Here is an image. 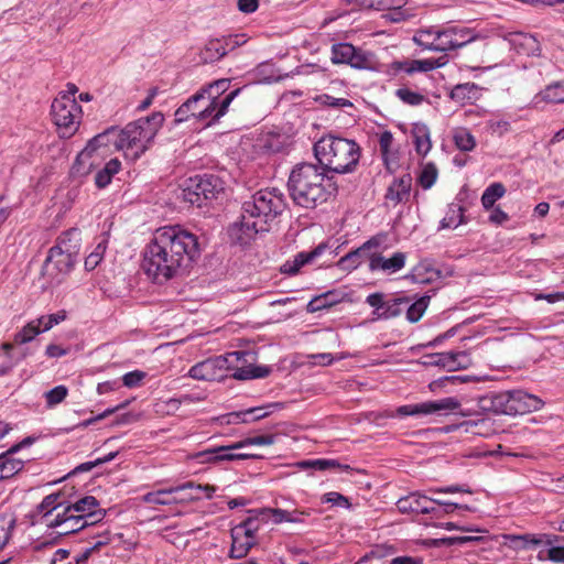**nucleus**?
<instances>
[{
    "instance_id": "58836bf2",
    "label": "nucleus",
    "mask_w": 564,
    "mask_h": 564,
    "mask_svg": "<svg viewBox=\"0 0 564 564\" xmlns=\"http://www.w3.org/2000/svg\"><path fill=\"white\" fill-rule=\"evenodd\" d=\"M362 247L368 253V260H370L371 253L382 254L386 250L391 248V243L389 242V234L379 232L365 241Z\"/></svg>"
},
{
    "instance_id": "39448f33",
    "label": "nucleus",
    "mask_w": 564,
    "mask_h": 564,
    "mask_svg": "<svg viewBox=\"0 0 564 564\" xmlns=\"http://www.w3.org/2000/svg\"><path fill=\"white\" fill-rule=\"evenodd\" d=\"M314 155L324 172L348 174L356 171L361 155L360 147L351 139L334 134L322 137L314 143Z\"/></svg>"
},
{
    "instance_id": "0e129e2a",
    "label": "nucleus",
    "mask_w": 564,
    "mask_h": 564,
    "mask_svg": "<svg viewBox=\"0 0 564 564\" xmlns=\"http://www.w3.org/2000/svg\"><path fill=\"white\" fill-rule=\"evenodd\" d=\"M223 46L225 48L226 54L234 51L236 47L243 44L246 41L243 40V35L235 34V35H228L223 39H220Z\"/></svg>"
},
{
    "instance_id": "e433bc0d",
    "label": "nucleus",
    "mask_w": 564,
    "mask_h": 564,
    "mask_svg": "<svg viewBox=\"0 0 564 564\" xmlns=\"http://www.w3.org/2000/svg\"><path fill=\"white\" fill-rule=\"evenodd\" d=\"M411 300L408 296H399L387 300L382 313L377 314V319H391L398 317L403 312V305H408Z\"/></svg>"
},
{
    "instance_id": "423d86ee",
    "label": "nucleus",
    "mask_w": 564,
    "mask_h": 564,
    "mask_svg": "<svg viewBox=\"0 0 564 564\" xmlns=\"http://www.w3.org/2000/svg\"><path fill=\"white\" fill-rule=\"evenodd\" d=\"M247 354L245 351H231L225 356H216L199 361L191 367L188 376L195 380L220 381L227 377L228 370L232 369L231 377L237 380H250L265 378L271 372L268 366H247L234 368V362L241 360Z\"/></svg>"
},
{
    "instance_id": "20e7f679",
    "label": "nucleus",
    "mask_w": 564,
    "mask_h": 564,
    "mask_svg": "<svg viewBox=\"0 0 564 564\" xmlns=\"http://www.w3.org/2000/svg\"><path fill=\"white\" fill-rule=\"evenodd\" d=\"M288 189L292 200L303 208H315L330 195L325 184V172L313 163H300L292 169Z\"/></svg>"
},
{
    "instance_id": "13d9d810",
    "label": "nucleus",
    "mask_w": 564,
    "mask_h": 564,
    "mask_svg": "<svg viewBox=\"0 0 564 564\" xmlns=\"http://www.w3.org/2000/svg\"><path fill=\"white\" fill-rule=\"evenodd\" d=\"M275 442L274 435H258L252 437H247L237 442V447H247L250 445L265 446L272 445Z\"/></svg>"
},
{
    "instance_id": "2eb2a0df",
    "label": "nucleus",
    "mask_w": 564,
    "mask_h": 564,
    "mask_svg": "<svg viewBox=\"0 0 564 564\" xmlns=\"http://www.w3.org/2000/svg\"><path fill=\"white\" fill-rule=\"evenodd\" d=\"M240 448L241 447H237V442L230 445L213 446L202 452H198L196 454V458L199 459L202 463H219L230 460H246L257 457L253 454L232 453V451Z\"/></svg>"
},
{
    "instance_id": "79ce46f5",
    "label": "nucleus",
    "mask_w": 564,
    "mask_h": 564,
    "mask_svg": "<svg viewBox=\"0 0 564 564\" xmlns=\"http://www.w3.org/2000/svg\"><path fill=\"white\" fill-rule=\"evenodd\" d=\"M431 297L429 295H423L420 299H417L413 303H409L408 305H403V310L406 311V319L410 323H416L421 319L423 314L425 313L429 304H430Z\"/></svg>"
},
{
    "instance_id": "37998d69",
    "label": "nucleus",
    "mask_w": 564,
    "mask_h": 564,
    "mask_svg": "<svg viewBox=\"0 0 564 564\" xmlns=\"http://www.w3.org/2000/svg\"><path fill=\"white\" fill-rule=\"evenodd\" d=\"M258 511L259 509L250 510L249 513L251 516L234 529H240L245 536L254 539V534L259 530V521H267V517L263 518V516L259 514Z\"/></svg>"
},
{
    "instance_id": "de8ad7c7",
    "label": "nucleus",
    "mask_w": 564,
    "mask_h": 564,
    "mask_svg": "<svg viewBox=\"0 0 564 564\" xmlns=\"http://www.w3.org/2000/svg\"><path fill=\"white\" fill-rule=\"evenodd\" d=\"M543 100L547 102L562 104L564 102V84L561 82L553 83L540 93Z\"/></svg>"
},
{
    "instance_id": "680f3d73",
    "label": "nucleus",
    "mask_w": 564,
    "mask_h": 564,
    "mask_svg": "<svg viewBox=\"0 0 564 564\" xmlns=\"http://www.w3.org/2000/svg\"><path fill=\"white\" fill-rule=\"evenodd\" d=\"M322 501L326 502V503H332L333 506H339V507H344V508L350 507L348 498L343 496L339 492H336V491H330V492L325 494L322 497Z\"/></svg>"
},
{
    "instance_id": "473e14b6",
    "label": "nucleus",
    "mask_w": 564,
    "mask_h": 564,
    "mask_svg": "<svg viewBox=\"0 0 564 564\" xmlns=\"http://www.w3.org/2000/svg\"><path fill=\"white\" fill-rule=\"evenodd\" d=\"M443 354V368L447 371L467 369L471 365V358L466 351H447Z\"/></svg>"
},
{
    "instance_id": "4d7b16f0",
    "label": "nucleus",
    "mask_w": 564,
    "mask_h": 564,
    "mask_svg": "<svg viewBox=\"0 0 564 564\" xmlns=\"http://www.w3.org/2000/svg\"><path fill=\"white\" fill-rule=\"evenodd\" d=\"M386 302H387V300H384V294L380 293V292L371 293L366 297V303L369 306L373 307V312H372L373 321H378L377 314L382 313Z\"/></svg>"
},
{
    "instance_id": "a19ab883",
    "label": "nucleus",
    "mask_w": 564,
    "mask_h": 564,
    "mask_svg": "<svg viewBox=\"0 0 564 564\" xmlns=\"http://www.w3.org/2000/svg\"><path fill=\"white\" fill-rule=\"evenodd\" d=\"M506 194V187L500 182L490 184L481 195V205L486 210L491 209L495 203Z\"/></svg>"
},
{
    "instance_id": "412c9836",
    "label": "nucleus",
    "mask_w": 564,
    "mask_h": 564,
    "mask_svg": "<svg viewBox=\"0 0 564 564\" xmlns=\"http://www.w3.org/2000/svg\"><path fill=\"white\" fill-rule=\"evenodd\" d=\"M327 249L328 245L326 242H322L311 251L299 252L292 260L285 261L281 265L280 271L286 275H294L303 265L311 263L316 258L321 257Z\"/></svg>"
},
{
    "instance_id": "b1692460",
    "label": "nucleus",
    "mask_w": 564,
    "mask_h": 564,
    "mask_svg": "<svg viewBox=\"0 0 564 564\" xmlns=\"http://www.w3.org/2000/svg\"><path fill=\"white\" fill-rule=\"evenodd\" d=\"M30 438H25L22 443L11 446L6 453L0 454V477L4 479L11 478L21 471L24 467V460L13 457L24 444H30Z\"/></svg>"
},
{
    "instance_id": "393cba45",
    "label": "nucleus",
    "mask_w": 564,
    "mask_h": 564,
    "mask_svg": "<svg viewBox=\"0 0 564 564\" xmlns=\"http://www.w3.org/2000/svg\"><path fill=\"white\" fill-rule=\"evenodd\" d=\"M447 63L445 56L438 58H425V59H412L408 62H394L393 67L397 70H403L406 74H413L416 72H430L440 67H443Z\"/></svg>"
},
{
    "instance_id": "a18cd8bd",
    "label": "nucleus",
    "mask_w": 564,
    "mask_h": 564,
    "mask_svg": "<svg viewBox=\"0 0 564 564\" xmlns=\"http://www.w3.org/2000/svg\"><path fill=\"white\" fill-rule=\"evenodd\" d=\"M464 223V208L451 205L445 217L440 223V229L456 228Z\"/></svg>"
},
{
    "instance_id": "052dcab7",
    "label": "nucleus",
    "mask_w": 564,
    "mask_h": 564,
    "mask_svg": "<svg viewBox=\"0 0 564 564\" xmlns=\"http://www.w3.org/2000/svg\"><path fill=\"white\" fill-rule=\"evenodd\" d=\"M258 513L263 516V518L267 517V520L272 518L273 522L276 524L288 522V518L290 516V511L288 510L270 508L259 509Z\"/></svg>"
},
{
    "instance_id": "dca6fc26",
    "label": "nucleus",
    "mask_w": 564,
    "mask_h": 564,
    "mask_svg": "<svg viewBox=\"0 0 564 564\" xmlns=\"http://www.w3.org/2000/svg\"><path fill=\"white\" fill-rule=\"evenodd\" d=\"M369 270L371 272H383L392 274L402 270L406 262L405 252H394L390 258H386L383 254L371 253L370 260H368Z\"/></svg>"
},
{
    "instance_id": "774afa93",
    "label": "nucleus",
    "mask_w": 564,
    "mask_h": 564,
    "mask_svg": "<svg viewBox=\"0 0 564 564\" xmlns=\"http://www.w3.org/2000/svg\"><path fill=\"white\" fill-rule=\"evenodd\" d=\"M488 128L491 130L492 133H496L498 135H503L506 132L510 129V123L507 120L499 119V120H489L488 121Z\"/></svg>"
},
{
    "instance_id": "f8f14e48",
    "label": "nucleus",
    "mask_w": 564,
    "mask_h": 564,
    "mask_svg": "<svg viewBox=\"0 0 564 564\" xmlns=\"http://www.w3.org/2000/svg\"><path fill=\"white\" fill-rule=\"evenodd\" d=\"M480 39H485V35L475 29L454 24L442 25V52L455 51Z\"/></svg>"
},
{
    "instance_id": "72a5a7b5",
    "label": "nucleus",
    "mask_w": 564,
    "mask_h": 564,
    "mask_svg": "<svg viewBox=\"0 0 564 564\" xmlns=\"http://www.w3.org/2000/svg\"><path fill=\"white\" fill-rule=\"evenodd\" d=\"M109 241V232H102L96 239V246L94 250L86 257L85 259V268L88 271H91L97 268V265L101 262L104 254L106 252L107 246Z\"/></svg>"
},
{
    "instance_id": "6ab92c4d",
    "label": "nucleus",
    "mask_w": 564,
    "mask_h": 564,
    "mask_svg": "<svg viewBox=\"0 0 564 564\" xmlns=\"http://www.w3.org/2000/svg\"><path fill=\"white\" fill-rule=\"evenodd\" d=\"M194 486L193 481H187L178 486L170 487L166 489H160L151 491L142 496V501L145 503L171 506L182 502L184 499H178L174 496L176 492L187 490Z\"/></svg>"
},
{
    "instance_id": "49530a36",
    "label": "nucleus",
    "mask_w": 564,
    "mask_h": 564,
    "mask_svg": "<svg viewBox=\"0 0 564 564\" xmlns=\"http://www.w3.org/2000/svg\"><path fill=\"white\" fill-rule=\"evenodd\" d=\"M63 496H65L64 492H55L46 496L39 505V511L43 512L44 517H47L58 508H64L67 505V501L59 500Z\"/></svg>"
},
{
    "instance_id": "a211bd4d",
    "label": "nucleus",
    "mask_w": 564,
    "mask_h": 564,
    "mask_svg": "<svg viewBox=\"0 0 564 564\" xmlns=\"http://www.w3.org/2000/svg\"><path fill=\"white\" fill-rule=\"evenodd\" d=\"M397 508L402 513L415 512V513H434L436 511L434 506H431L430 497L415 491L410 495L400 498L397 501Z\"/></svg>"
},
{
    "instance_id": "864d4df0",
    "label": "nucleus",
    "mask_w": 564,
    "mask_h": 564,
    "mask_svg": "<svg viewBox=\"0 0 564 564\" xmlns=\"http://www.w3.org/2000/svg\"><path fill=\"white\" fill-rule=\"evenodd\" d=\"M395 96L404 104L410 106H419L424 101V96L416 91H412L409 88H399L395 91Z\"/></svg>"
},
{
    "instance_id": "cd10ccee",
    "label": "nucleus",
    "mask_w": 564,
    "mask_h": 564,
    "mask_svg": "<svg viewBox=\"0 0 564 564\" xmlns=\"http://www.w3.org/2000/svg\"><path fill=\"white\" fill-rule=\"evenodd\" d=\"M229 87L230 79L221 78L207 86H204L197 93L203 94L205 102H210L213 110L217 111L220 107V104L224 101L225 96L223 97V95L229 89Z\"/></svg>"
},
{
    "instance_id": "c03bdc74",
    "label": "nucleus",
    "mask_w": 564,
    "mask_h": 564,
    "mask_svg": "<svg viewBox=\"0 0 564 564\" xmlns=\"http://www.w3.org/2000/svg\"><path fill=\"white\" fill-rule=\"evenodd\" d=\"M226 55L225 48L220 39H213L208 41L204 51L202 52V58L205 63H214L219 61Z\"/></svg>"
},
{
    "instance_id": "aec40b11",
    "label": "nucleus",
    "mask_w": 564,
    "mask_h": 564,
    "mask_svg": "<svg viewBox=\"0 0 564 564\" xmlns=\"http://www.w3.org/2000/svg\"><path fill=\"white\" fill-rule=\"evenodd\" d=\"M479 406L496 414L512 415L510 391L488 393L479 399Z\"/></svg>"
},
{
    "instance_id": "c756f323",
    "label": "nucleus",
    "mask_w": 564,
    "mask_h": 564,
    "mask_svg": "<svg viewBox=\"0 0 564 564\" xmlns=\"http://www.w3.org/2000/svg\"><path fill=\"white\" fill-rule=\"evenodd\" d=\"M231 539L229 556L236 560L245 557L256 543L254 539L245 536L240 529L231 530Z\"/></svg>"
},
{
    "instance_id": "6e6552de",
    "label": "nucleus",
    "mask_w": 564,
    "mask_h": 564,
    "mask_svg": "<svg viewBox=\"0 0 564 564\" xmlns=\"http://www.w3.org/2000/svg\"><path fill=\"white\" fill-rule=\"evenodd\" d=\"M240 90V88H237L227 94L217 111L213 110L210 102H205L203 94L196 93L176 109L174 113V123L178 124L194 120L195 122H200L206 127L213 126L226 115L229 105L238 96Z\"/></svg>"
},
{
    "instance_id": "c9c22d12",
    "label": "nucleus",
    "mask_w": 564,
    "mask_h": 564,
    "mask_svg": "<svg viewBox=\"0 0 564 564\" xmlns=\"http://www.w3.org/2000/svg\"><path fill=\"white\" fill-rule=\"evenodd\" d=\"M365 260H368V253L362 245L341 257L337 267L344 271H352L357 269Z\"/></svg>"
},
{
    "instance_id": "bf43d9fd",
    "label": "nucleus",
    "mask_w": 564,
    "mask_h": 564,
    "mask_svg": "<svg viewBox=\"0 0 564 564\" xmlns=\"http://www.w3.org/2000/svg\"><path fill=\"white\" fill-rule=\"evenodd\" d=\"M183 400L176 398H170L165 401H160L155 404L156 412L161 414L172 415L181 406Z\"/></svg>"
},
{
    "instance_id": "f03ea898",
    "label": "nucleus",
    "mask_w": 564,
    "mask_h": 564,
    "mask_svg": "<svg viewBox=\"0 0 564 564\" xmlns=\"http://www.w3.org/2000/svg\"><path fill=\"white\" fill-rule=\"evenodd\" d=\"M200 253L197 237L178 225L164 226L153 232L145 246L142 269L155 283L178 276Z\"/></svg>"
},
{
    "instance_id": "6e6d98bb",
    "label": "nucleus",
    "mask_w": 564,
    "mask_h": 564,
    "mask_svg": "<svg viewBox=\"0 0 564 564\" xmlns=\"http://www.w3.org/2000/svg\"><path fill=\"white\" fill-rule=\"evenodd\" d=\"M15 527V520L14 519H7L1 518L0 519V550H2L9 540L11 539L12 531Z\"/></svg>"
},
{
    "instance_id": "e2e57ef3",
    "label": "nucleus",
    "mask_w": 564,
    "mask_h": 564,
    "mask_svg": "<svg viewBox=\"0 0 564 564\" xmlns=\"http://www.w3.org/2000/svg\"><path fill=\"white\" fill-rule=\"evenodd\" d=\"M45 321L42 323V330L46 332L50 330L53 326L59 324L61 322L65 321L66 318V312L65 311H58L54 314H50L47 316H44Z\"/></svg>"
},
{
    "instance_id": "5fc2aeb1",
    "label": "nucleus",
    "mask_w": 564,
    "mask_h": 564,
    "mask_svg": "<svg viewBox=\"0 0 564 564\" xmlns=\"http://www.w3.org/2000/svg\"><path fill=\"white\" fill-rule=\"evenodd\" d=\"M317 102L323 106L332 107V108H346L352 107V102L346 98H336L327 94L319 95L315 98Z\"/></svg>"
},
{
    "instance_id": "4be33fe9",
    "label": "nucleus",
    "mask_w": 564,
    "mask_h": 564,
    "mask_svg": "<svg viewBox=\"0 0 564 564\" xmlns=\"http://www.w3.org/2000/svg\"><path fill=\"white\" fill-rule=\"evenodd\" d=\"M510 394L512 415L539 411L544 406V402L539 397L523 390H512Z\"/></svg>"
},
{
    "instance_id": "69168bd1",
    "label": "nucleus",
    "mask_w": 564,
    "mask_h": 564,
    "mask_svg": "<svg viewBox=\"0 0 564 564\" xmlns=\"http://www.w3.org/2000/svg\"><path fill=\"white\" fill-rule=\"evenodd\" d=\"M145 378V373L140 370H134L126 373L122 377V382L128 388L137 387L141 383V381Z\"/></svg>"
},
{
    "instance_id": "338daca9",
    "label": "nucleus",
    "mask_w": 564,
    "mask_h": 564,
    "mask_svg": "<svg viewBox=\"0 0 564 564\" xmlns=\"http://www.w3.org/2000/svg\"><path fill=\"white\" fill-rule=\"evenodd\" d=\"M328 306H330V303L327 302V295L324 294L312 299L308 302L306 310L308 313H315L324 308H327Z\"/></svg>"
},
{
    "instance_id": "3c124183",
    "label": "nucleus",
    "mask_w": 564,
    "mask_h": 564,
    "mask_svg": "<svg viewBox=\"0 0 564 564\" xmlns=\"http://www.w3.org/2000/svg\"><path fill=\"white\" fill-rule=\"evenodd\" d=\"M347 4H351L352 9H376L389 10L391 0H344Z\"/></svg>"
},
{
    "instance_id": "1a4fd4ad",
    "label": "nucleus",
    "mask_w": 564,
    "mask_h": 564,
    "mask_svg": "<svg viewBox=\"0 0 564 564\" xmlns=\"http://www.w3.org/2000/svg\"><path fill=\"white\" fill-rule=\"evenodd\" d=\"M224 191L223 180L215 174H202L187 178L181 189V198L193 206L202 207L207 200L217 198Z\"/></svg>"
},
{
    "instance_id": "f3484780",
    "label": "nucleus",
    "mask_w": 564,
    "mask_h": 564,
    "mask_svg": "<svg viewBox=\"0 0 564 564\" xmlns=\"http://www.w3.org/2000/svg\"><path fill=\"white\" fill-rule=\"evenodd\" d=\"M506 543L513 550H533L541 545H551L556 536L549 534H506L503 535Z\"/></svg>"
},
{
    "instance_id": "2f4dec72",
    "label": "nucleus",
    "mask_w": 564,
    "mask_h": 564,
    "mask_svg": "<svg viewBox=\"0 0 564 564\" xmlns=\"http://www.w3.org/2000/svg\"><path fill=\"white\" fill-rule=\"evenodd\" d=\"M412 137L416 153L425 156L432 148L429 127L424 123H415L412 128Z\"/></svg>"
},
{
    "instance_id": "7c9ffc66",
    "label": "nucleus",
    "mask_w": 564,
    "mask_h": 564,
    "mask_svg": "<svg viewBox=\"0 0 564 564\" xmlns=\"http://www.w3.org/2000/svg\"><path fill=\"white\" fill-rule=\"evenodd\" d=\"M296 466L303 470L318 471H324L328 469H338L339 471H347L350 468L348 465H343L337 459L333 458L305 459L296 463Z\"/></svg>"
},
{
    "instance_id": "9d476101",
    "label": "nucleus",
    "mask_w": 564,
    "mask_h": 564,
    "mask_svg": "<svg viewBox=\"0 0 564 564\" xmlns=\"http://www.w3.org/2000/svg\"><path fill=\"white\" fill-rule=\"evenodd\" d=\"M51 115L61 137L69 138L78 129L82 107L67 94H58L52 102Z\"/></svg>"
},
{
    "instance_id": "ea45409f",
    "label": "nucleus",
    "mask_w": 564,
    "mask_h": 564,
    "mask_svg": "<svg viewBox=\"0 0 564 564\" xmlns=\"http://www.w3.org/2000/svg\"><path fill=\"white\" fill-rule=\"evenodd\" d=\"M121 167V162L115 158L109 160L104 169L99 170L95 176V184L98 188H104L110 184L111 178Z\"/></svg>"
},
{
    "instance_id": "4c0bfd02",
    "label": "nucleus",
    "mask_w": 564,
    "mask_h": 564,
    "mask_svg": "<svg viewBox=\"0 0 564 564\" xmlns=\"http://www.w3.org/2000/svg\"><path fill=\"white\" fill-rule=\"evenodd\" d=\"M45 321L44 316H41L30 323H28L21 330L14 335V343L23 345L30 343L37 336L42 330V323Z\"/></svg>"
},
{
    "instance_id": "8fccbe9b",
    "label": "nucleus",
    "mask_w": 564,
    "mask_h": 564,
    "mask_svg": "<svg viewBox=\"0 0 564 564\" xmlns=\"http://www.w3.org/2000/svg\"><path fill=\"white\" fill-rule=\"evenodd\" d=\"M437 175H438V172H437L435 164L427 163L423 166V169L419 175V178H417L419 184L422 186V188L429 189L435 184V182L437 180Z\"/></svg>"
},
{
    "instance_id": "9b49d317",
    "label": "nucleus",
    "mask_w": 564,
    "mask_h": 564,
    "mask_svg": "<svg viewBox=\"0 0 564 564\" xmlns=\"http://www.w3.org/2000/svg\"><path fill=\"white\" fill-rule=\"evenodd\" d=\"M333 64H346L357 69H375V55L347 42L335 43L330 48Z\"/></svg>"
},
{
    "instance_id": "0eeeda50",
    "label": "nucleus",
    "mask_w": 564,
    "mask_h": 564,
    "mask_svg": "<svg viewBox=\"0 0 564 564\" xmlns=\"http://www.w3.org/2000/svg\"><path fill=\"white\" fill-rule=\"evenodd\" d=\"M78 236L75 229L63 232L55 246L48 250V254L43 264L42 274L47 280L50 286L61 284L73 270L78 253Z\"/></svg>"
},
{
    "instance_id": "a878e982",
    "label": "nucleus",
    "mask_w": 564,
    "mask_h": 564,
    "mask_svg": "<svg viewBox=\"0 0 564 564\" xmlns=\"http://www.w3.org/2000/svg\"><path fill=\"white\" fill-rule=\"evenodd\" d=\"M441 36L442 26H430L417 30L413 36V41L424 50L442 52L444 46H442Z\"/></svg>"
},
{
    "instance_id": "7ed1b4c3",
    "label": "nucleus",
    "mask_w": 564,
    "mask_h": 564,
    "mask_svg": "<svg viewBox=\"0 0 564 564\" xmlns=\"http://www.w3.org/2000/svg\"><path fill=\"white\" fill-rule=\"evenodd\" d=\"M284 208V196L279 189L258 191L242 203L238 220L228 227L230 240L241 246L250 243L258 234L270 230Z\"/></svg>"
},
{
    "instance_id": "f257e3e1",
    "label": "nucleus",
    "mask_w": 564,
    "mask_h": 564,
    "mask_svg": "<svg viewBox=\"0 0 564 564\" xmlns=\"http://www.w3.org/2000/svg\"><path fill=\"white\" fill-rule=\"evenodd\" d=\"M163 121L162 112H153L148 117L128 123L121 130L111 127L99 133L78 153L72 166V174L74 176L89 174L99 165V160L107 153V148L110 144L116 150L124 151L126 156L137 160L149 149Z\"/></svg>"
},
{
    "instance_id": "f704fd0d",
    "label": "nucleus",
    "mask_w": 564,
    "mask_h": 564,
    "mask_svg": "<svg viewBox=\"0 0 564 564\" xmlns=\"http://www.w3.org/2000/svg\"><path fill=\"white\" fill-rule=\"evenodd\" d=\"M479 87L475 83H464L456 85L451 90V98L457 102H473L478 98Z\"/></svg>"
},
{
    "instance_id": "603ef678",
    "label": "nucleus",
    "mask_w": 564,
    "mask_h": 564,
    "mask_svg": "<svg viewBox=\"0 0 564 564\" xmlns=\"http://www.w3.org/2000/svg\"><path fill=\"white\" fill-rule=\"evenodd\" d=\"M67 394H68V389L63 384L56 386L53 389L46 391L44 393L46 406L47 408L56 406L57 404H59L61 402H63L65 400Z\"/></svg>"
},
{
    "instance_id": "4468645a",
    "label": "nucleus",
    "mask_w": 564,
    "mask_h": 564,
    "mask_svg": "<svg viewBox=\"0 0 564 564\" xmlns=\"http://www.w3.org/2000/svg\"><path fill=\"white\" fill-rule=\"evenodd\" d=\"M64 516L76 517L89 521L90 524L100 522L106 517V510L99 508V501L94 496H84L75 501H67Z\"/></svg>"
},
{
    "instance_id": "c85d7f7f",
    "label": "nucleus",
    "mask_w": 564,
    "mask_h": 564,
    "mask_svg": "<svg viewBox=\"0 0 564 564\" xmlns=\"http://www.w3.org/2000/svg\"><path fill=\"white\" fill-rule=\"evenodd\" d=\"M91 525L89 521L83 520L75 514H70V517L64 516V510L62 512H57L53 520L47 523L50 528H62L58 532L62 535L76 533L84 528Z\"/></svg>"
},
{
    "instance_id": "ddd939ff",
    "label": "nucleus",
    "mask_w": 564,
    "mask_h": 564,
    "mask_svg": "<svg viewBox=\"0 0 564 564\" xmlns=\"http://www.w3.org/2000/svg\"><path fill=\"white\" fill-rule=\"evenodd\" d=\"M460 402L454 397H447L435 401H426L417 404H406L398 408L401 416L431 415L434 413H448L457 410Z\"/></svg>"
},
{
    "instance_id": "09e8293b",
    "label": "nucleus",
    "mask_w": 564,
    "mask_h": 564,
    "mask_svg": "<svg viewBox=\"0 0 564 564\" xmlns=\"http://www.w3.org/2000/svg\"><path fill=\"white\" fill-rule=\"evenodd\" d=\"M454 142L460 151L465 152H469L476 147L474 135L466 129H459L454 133Z\"/></svg>"
},
{
    "instance_id": "bb28decb",
    "label": "nucleus",
    "mask_w": 564,
    "mask_h": 564,
    "mask_svg": "<svg viewBox=\"0 0 564 564\" xmlns=\"http://www.w3.org/2000/svg\"><path fill=\"white\" fill-rule=\"evenodd\" d=\"M506 40L519 54L536 55L540 51L538 40L528 33L511 32L506 35Z\"/></svg>"
},
{
    "instance_id": "5701e85b",
    "label": "nucleus",
    "mask_w": 564,
    "mask_h": 564,
    "mask_svg": "<svg viewBox=\"0 0 564 564\" xmlns=\"http://www.w3.org/2000/svg\"><path fill=\"white\" fill-rule=\"evenodd\" d=\"M412 188V176L409 173L403 174L400 177L394 178L387 188L384 198L388 203L393 206L406 203L411 195Z\"/></svg>"
}]
</instances>
